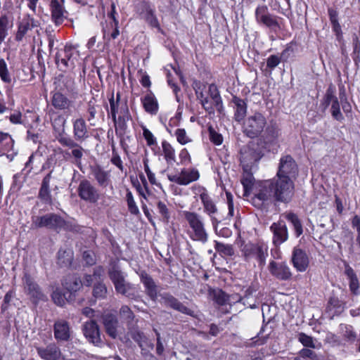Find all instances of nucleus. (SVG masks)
Returning <instances> with one entry per match:
<instances>
[{"mask_svg":"<svg viewBox=\"0 0 360 360\" xmlns=\"http://www.w3.org/2000/svg\"><path fill=\"white\" fill-rule=\"evenodd\" d=\"M103 324L107 333L112 338L117 336L118 321L117 317L111 314H108L103 316Z\"/></svg>","mask_w":360,"mask_h":360,"instance_id":"nucleus-29","label":"nucleus"},{"mask_svg":"<svg viewBox=\"0 0 360 360\" xmlns=\"http://www.w3.org/2000/svg\"><path fill=\"white\" fill-rule=\"evenodd\" d=\"M214 248L220 255L224 256H232L234 254L233 248L231 245L215 241Z\"/></svg>","mask_w":360,"mask_h":360,"instance_id":"nucleus-40","label":"nucleus"},{"mask_svg":"<svg viewBox=\"0 0 360 360\" xmlns=\"http://www.w3.org/2000/svg\"><path fill=\"white\" fill-rule=\"evenodd\" d=\"M269 269L270 273L279 280L286 281L292 276L290 268L285 263L272 261L269 264Z\"/></svg>","mask_w":360,"mask_h":360,"instance_id":"nucleus-26","label":"nucleus"},{"mask_svg":"<svg viewBox=\"0 0 360 360\" xmlns=\"http://www.w3.org/2000/svg\"><path fill=\"white\" fill-rule=\"evenodd\" d=\"M241 184L244 189V195L251 198L252 204L258 208L274 201L273 183L270 180L255 181L252 174L243 176Z\"/></svg>","mask_w":360,"mask_h":360,"instance_id":"nucleus-1","label":"nucleus"},{"mask_svg":"<svg viewBox=\"0 0 360 360\" xmlns=\"http://www.w3.org/2000/svg\"><path fill=\"white\" fill-rule=\"evenodd\" d=\"M90 170L91 175L100 187L105 188L109 186L112 189L111 175L109 171L105 170L101 166L98 165L91 166Z\"/></svg>","mask_w":360,"mask_h":360,"instance_id":"nucleus-19","label":"nucleus"},{"mask_svg":"<svg viewBox=\"0 0 360 360\" xmlns=\"http://www.w3.org/2000/svg\"><path fill=\"white\" fill-rule=\"evenodd\" d=\"M83 333L88 341L96 346H100L101 339L96 323L94 321L86 322L83 326Z\"/></svg>","mask_w":360,"mask_h":360,"instance_id":"nucleus-23","label":"nucleus"},{"mask_svg":"<svg viewBox=\"0 0 360 360\" xmlns=\"http://www.w3.org/2000/svg\"><path fill=\"white\" fill-rule=\"evenodd\" d=\"M270 230L273 233V243L276 246H279L288 238V231L285 223L283 221L274 222Z\"/></svg>","mask_w":360,"mask_h":360,"instance_id":"nucleus-21","label":"nucleus"},{"mask_svg":"<svg viewBox=\"0 0 360 360\" xmlns=\"http://www.w3.org/2000/svg\"><path fill=\"white\" fill-rule=\"evenodd\" d=\"M73 134L77 141L84 140L88 137V130L85 120L83 118H77L72 122Z\"/></svg>","mask_w":360,"mask_h":360,"instance_id":"nucleus-28","label":"nucleus"},{"mask_svg":"<svg viewBox=\"0 0 360 360\" xmlns=\"http://www.w3.org/2000/svg\"><path fill=\"white\" fill-rule=\"evenodd\" d=\"M278 131L276 127L273 126L267 127L264 135V142L266 143H271L274 141L278 137Z\"/></svg>","mask_w":360,"mask_h":360,"instance_id":"nucleus-44","label":"nucleus"},{"mask_svg":"<svg viewBox=\"0 0 360 360\" xmlns=\"http://www.w3.org/2000/svg\"><path fill=\"white\" fill-rule=\"evenodd\" d=\"M165 302L167 306L177 310L181 313L188 315H193V311L184 305L177 299L172 295H166L165 297Z\"/></svg>","mask_w":360,"mask_h":360,"instance_id":"nucleus-33","label":"nucleus"},{"mask_svg":"<svg viewBox=\"0 0 360 360\" xmlns=\"http://www.w3.org/2000/svg\"><path fill=\"white\" fill-rule=\"evenodd\" d=\"M232 102L234 104L235 119L237 122H240L247 113V103L245 100L237 96L233 97Z\"/></svg>","mask_w":360,"mask_h":360,"instance_id":"nucleus-32","label":"nucleus"},{"mask_svg":"<svg viewBox=\"0 0 360 360\" xmlns=\"http://www.w3.org/2000/svg\"><path fill=\"white\" fill-rule=\"evenodd\" d=\"M65 221L59 215L50 213L41 217H36L32 219V225L35 228L46 227L58 229L64 228Z\"/></svg>","mask_w":360,"mask_h":360,"instance_id":"nucleus-11","label":"nucleus"},{"mask_svg":"<svg viewBox=\"0 0 360 360\" xmlns=\"http://www.w3.org/2000/svg\"><path fill=\"white\" fill-rule=\"evenodd\" d=\"M328 304L329 309H331L332 308H335V312L337 313H340L343 311L344 308L341 306L340 301L337 298H331L329 300Z\"/></svg>","mask_w":360,"mask_h":360,"instance_id":"nucleus-62","label":"nucleus"},{"mask_svg":"<svg viewBox=\"0 0 360 360\" xmlns=\"http://www.w3.org/2000/svg\"><path fill=\"white\" fill-rule=\"evenodd\" d=\"M140 179L143 184V186H141V185H138L136 186V190L140 195L146 199L147 195L149 193L148 183L146 178L143 176H140Z\"/></svg>","mask_w":360,"mask_h":360,"instance_id":"nucleus-52","label":"nucleus"},{"mask_svg":"<svg viewBox=\"0 0 360 360\" xmlns=\"http://www.w3.org/2000/svg\"><path fill=\"white\" fill-rule=\"evenodd\" d=\"M51 104L58 110H65L70 108L72 101L60 92H56L52 96Z\"/></svg>","mask_w":360,"mask_h":360,"instance_id":"nucleus-31","label":"nucleus"},{"mask_svg":"<svg viewBox=\"0 0 360 360\" xmlns=\"http://www.w3.org/2000/svg\"><path fill=\"white\" fill-rule=\"evenodd\" d=\"M240 251L246 260L255 258L260 263L264 262L267 255V247L264 245L242 243Z\"/></svg>","mask_w":360,"mask_h":360,"instance_id":"nucleus-10","label":"nucleus"},{"mask_svg":"<svg viewBox=\"0 0 360 360\" xmlns=\"http://www.w3.org/2000/svg\"><path fill=\"white\" fill-rule=\"evenodd\" d=\"M297 173V165L293 158L290 155L283 156L280 160L276 176L294 181Z\"/></svg>","mask_w":360,"mask_h":360,"instance_id":"nucleus-12","label":"nucleus"},{"mask_svg":"<svg viewBox=\"0 0 360 360\" xmlns=\"http://www.w3.org/2000/svg\"><path fill=\"white\" fill-rule=\"evenodd\" d=\"M266 126V117L260 112L250 115L244 121L243 133L250 138L257 137Z\"/></svg>","mask_w":360,"mask_h":360,"instance_id":"nucleus-7","label":"nucleus"},{"mask_svg":"<svg viewBox=\"0 0 360 360\" xmlns=\"http://www.w3.org/2000/svg\"><path fill=\"white\" fill-rule=\"evenodd\" d=\"M39 198L46 202H50L51 201L50 188H40L39 193Z\"/></svg>","mask_w":360,"mask_h":360,"instance_id":"nucleus-59","label":"nucleus"},{"mask_svg":"<svg viewBox=\"0 0 360 360\" xmlns=\"http://www.w3.org/2000/svg\"><path fill=\"white\" fill-rule=\"evenodd\" d=\"M111 162L117 167L120 170H123L122 161L120 155L112 149V157L111 158Z\"/></svg>","mask_w":360,"mask_h":360,"instance_id":"nucleus-63","label":"nucleus"},{"mask_svg":"<svg viewBox=\"0 0 360 360\" xmlns=\"http://www.w3.org/2000/svg\"><path fill=\"white\" fill-rule=\"evenodd\" d=\"M255 20L259 25L265 26L271 30L279 28L277 17L269 12L266 6H258L255 9Z\"/></svg>","mask_w":360,"mask_h":360,"instance_id":"nucleus-13","label":"nucleus"},{"mask_svg":"<svg viewBox=\"0 0 360 360\" xmlns=\"http://www.w3.org/2000/svg\"><path fill=\"white\" fill-rule=\"evenodd\" d=\"M298 340L304 347L315 348L313 338L311 336L301 333L299 334Z\"/></svg>","mask_w":360,"mask_h":360,"instance_id":"nucleus-51","label":"nucleus"},{"mask_svg":"<svg viewBox=\"0 0 360 360\" xmlns=\"http://www.w3.org/2000/svg\"><path fill=\"white\" fill-rule=\"evenodd\" d=\"M167 178L171 182L181 186H187L198 180L200 173L195 168H184L179 174H167Z\"/></svg>","mask_w":360,"mask_h":360,"instance_id":"nucleus-14","label":"nucleus"},{"mask_svg":"<svg viewBox=\"0 0 360 360\" xmlns=\"http://www.w3.org/2000/svg\"><path fill=\"white\" fill-rule=\"evenodd\" d=\"M143 130V136L145 139L146 143L148 146L157 145V139L153 134L145 126L141 127Z\"/></svg>","mask_w":360,"mask_h":360,"instance_id":"nucleus-45","label":"nucleus"},{"mask_svg":"<svg viewBox=\"0 0 360 360\" xmlns=\"http://www.w3.org/2000/svg\"><path fill=\"white\" fill-rule=\"evenodd\" d=\"M264 146L258 142L250 141L243 146L240 150V161L243 167L244 174H252L257 169V165L264 156Z\"/></svg>","mask_w":360,"mask_h":360,"instance_id":"nucleus-2","label":"nucleus"},{"mask_svg":"<svg viewBox=\"0 0 360 360\" xmlns=\"http://www.w3.org/2000/svg\"><path fill=\"white\" fill-rule=\"evenodd\" d=\"M58 263L60 265H70L72 260V252L70 250H60L58 252Z\"/></svg>","mask_w":360,"mask_h":360,"instance_id":"nucleus-38","label":"nucleus"},{"mask_svg":"<svg viewBox=\"0 0 360 360\" xmlns=\"http://www.w3.org/2000/svg\"><path fill=\"white\" fill-rule=\"evenodd\" d=\"M162 154L166 162L172 165L176 162V153L173 146L167 141L162 142Z\"/></svg>","mask_w":360,"mask_h":360,"instance_id":"nucleus-35","label":"nucleus"},{"mask_svg":"<svg viewBox=\"0 0 360 360\" xmlns=\"http://www.w3.org/2000/svg\"><path fill=\"white\" fill-rule=\"evenodd\" d=\"M120 314L122 318L127 320V321H131L134 319V314L130 308L128 306H122L120 310Z\"/></svg>","mask_w":360,"mask_h":360,"instance_id":"nucleus-56","label":"nucleus"},{"mask_svg":"<svg viewBox=\"0 0 360 360\" xmlns=\"http://www.w3.org/2000/svg\"><path fill=\"white\" fill-rule=\"evenodd\" d=\"M141 103L144 110L149 114L156 115L158 112L159 106L157 98L150 91H148L142 98Z\"/></svg>","mask_w":360,"mask_h":360,"instance_id":"nucleus-27","label":"nucleus"},{"mask_svg":"<svg viewBox=\"0 0 360 360\" xmlns=\"http://www.w3.org/2000/svg\"><path fill=\"white\" fill-rule=\"evenodd\" d=\"M198 191L199 197L203 206V212L209 217L212 226L216 227L221 222L219 210L206 188L200 187Z\"/></svg>","mask_w":360,"mask_h":360,"instance_id":"nucleus-8","label":"nucleus"},{"mask_svg":"<svg viewBox=\"0 0 360 360\" xmlns=\"http://www.w3.org/2000/svg\"><path fill=\"white\" fill-rule=\"evenodd\" d=\"M335 88L333 85H330L327 89L322 101V105H323L325 108L328 107L333 101L338 98L335 95Z\"/></svg>","mask_w":360,"mask_h":360,"instance_id":"nucleus-39","label":"nucleus"},{"mask_svg":"<svg viewBox=\"0 0 360 360\" xmlns=\"http://www.w3.org/2000/svg\"><path fill=\"white\" fill-rule=\"evenodd\" d=\"M107 293V288L103 283L96 284L93 290V295L96 298H104Z\"/></svg>","mask_w":360,"mask_h":360,"instance_id":"nucleus-50","label":"nucleus"},{"mask_svg":"<svg viewBox=\"0 0 360 360\" xmlns=\"http://www.w3.org/2000/svg\"><path fill=\"white\" fill-rule=\"evenodd\" d=\"M63 287L68 292H76L81 288L82 283L76 275H68L63 283Z\"/></svg>","mask_w":360,"mask_h":360,"instance_id":"nucleus-34","label":"nucleus"},{"mask_svg":"<svg viewBox=\"0 0 360 360\" xmlns=\"http://www.w3.org/2000/svg\"><path fill=\"white\" fill-rule=\"evenodd\" d=\"M273 183L274 200L288 202L294 194V182L290 179L277 177L270 180Z\"/></svg>","mask_w":360,"mask_h":360,"instance_id":"nucleus-6","label":"nucleus"},{"mask_svg":"<svg viewBox=\"0 0 360 360\" xmlns=\"http://www.w3.org/2000/svg\"><path fill=\"white\" fill-rule=\"evenodd\" d=\"M50 11L51 20L56 25H61L68 18V12L64 8V0H51Z\"/></svg>","mask_w":360,"mask_h":360,"instance_id":"nucleus-18","label":"nucleus"},{"mask_svg":"<svg viewBox=\"0 0 360 360\" xmlns=\"http://www.w3.org/2000/svg\"><path fill=\"white\" fill-rule=\"evenodd\" d=\"M111 8H112V11H111V13H110V16L111 17V18L112 19L113 22H114V25H112V27H114V30L110 34V38L115 39L119 36L120 31L118 30V20H117V18H115V5L114 4H112Z\"/></svg>","mask_w":360,"mask_h":360,"instance_id":"nucleus-46","label":"nucleus"},{"mask_svg":"<svg viewBox=\"0 0 360 360\" xmlns=\"http://www.w3.org/2000/svg\"><path fill=\"white\" fill-rule=\"evenodd\" d=\"M293 266L297 271L304 272L309 266V258L306 252L299 248H294L292 255Z\"/></svg>","mask_w":360,"mask_h":360,"instance_id":"nucleus-24","label":"nucleus"},{"mask_svg":"<svg viewBox=\"0 0 360 360\" xmlns=\"http://www.w3.org/2000/svg\"><path fill=\"white\" fill-rule=\"evenodd\" d=\"M83 259L86 265L91 266L95 264V255L91 251H84L83 253Z\"/></svg>","mask_w":360,"mask_h":360,"instance_id":"nucleus-60","label":"nucleus"},{"mask_svg":"<svg viewBox=\"0 0 360 360\" xmlns=\"http://www.w3.org/2000/svg\"><path fill=\"white\" fill-rule=\"evenodd\" d=\"M109 103L110 112L112 120H115L117 115L129 114L127 102L125 101H121V94L120 92H117L115 98L114 94H112L109 98Z\"/></svg>","mask_w":360,"mask_h":360,"instance_id":"nucleus-20","label":"nucleus"},{"mask_svg":"<svg viewBox=\"0 0 360 360\" xmlns=\"http://www.w3.org/2000/svg\"><path fill=\"white\" fill-rule=\"evenodd\" d=\"M51 297L54 303L58 306H63L65 302L64 295L58 289L53 292Z\"/></svg>","mask_w":360,"mask_h":360,"instance_id":"nucleus-57","label":"nucleus"},{"mask_svg":"<svg viewBox=\"0 0 360 360\" xmlns=\"http://www.w3.org/2000/svg\"><path fill=\"white\" fill-rule=\"evenodd\" d=\"M136 12L140 18L144 19L150 26L158 27V20L154 13V10L149 3L142 1L137 4Z\"/></svg>","mask_w":360,"mask_h":360,"instance_id":"nucleus-22","label":"nucleus"},{"mask_svg":"<svg viewBox=\"0 0 360 360\" xmlns=\"http://www.w3.org/2000/svg\"><path fill=\"white\" fill-rule=\"evenodd\" d=\"M84 149L77 144V146L72 148V155L75 158V163L77 165L81 164V159L83 156Z\"/></svg>","mask_w":360,"mask_h":360,"instance_id":"nucleus-54","label":"nucleus"},{"mask_svg":"<svg viewBox=\"0 0 360 360\" xmlns=\"http://www.w3.org/2000/svg\"><path fill=\"white\" fill-rule=\"evenodd\" d=\"M79 56V51L72 45H66L59 50L56 55V63L60 70L65 71L68 68L75 66V60Z\"/></svg>","mask_w":360,"mask_h":360,"instance_id":"nucleus-9","label":"nucleus"},{"mask_svg":"<svg viewBox=\"0 0 360 360\" xmlns=\"http://www.w3.org/2000/svg\"><path fill=\"white\" fill-rule=\"evenodd\" d=\"M108 274L117 292L125 295L130 299L136 297L137 290L135 286L125 281L124 275L118 267L113 266L109 270Z\"/></svg>","mask_w":360,"mask_h":360,"instance_id":"nucleus-5","label":"nucleus"},{"mask_svg":"<svg viewBox=\"0 0 360 360\" xmlns=\"http://www.w3.org/2000/svg\"><path fill=\"white\" fill-rule=\"evenodd\" d=\"M281 62V59L278 56L271 55L266 60V65L271 69L275 68Z\"/></svg>","mask_w":360,"mask_h":360,"instance_id":"nucleus-61","label":"nucleus"},{"mask_svg":"<svg viewBox=\"0 0 360 360\" xmlns=\"http://www.w3.org/2000/svg\"><path fill=\"white\" fill-rule=\"evenodd\" d=\"M209 134L210 141L217 146L221 145L223 141L222 136L217 133L214 129L212 127L209 128Z\"/></svg>","mask_w":360,"mask_h":360,"instance_id":"nucleus-55","label":"nucleus"},{"mask_svg":"<svg viewBox=\"0 0 360 360\" xmlns=\"http://www.w3.org/2000/svg\"><path fill=\"white\" fill-rule=\"evenodd\" d=\"M53 332L54 338L58 341H68L70 338V326L69 323L65 320H57L53 326Z\"/></svg>","mask_w":360,"mask_h":360,"instance_id":"nucleus-25","label":"nucleus"},{"mask_svg":"<svg viewBox=\"0 0 360 360\" xmlns=\"http://www.w3.org/2000/svg\"><path fill=\"white\" fill-rule=\"evenodd\" d=\"M8 18L6 15L0 17V44H1L8 34Z\"/></svg>","mask_w":360,"mask_h":360,"instance_id":"nucleus-43","label":"nucleus"},{"mask_svg":"<svg viewBox=\"0 0 360 360\" xmlns=\"http://www.w3.org/2000/svg\"><path fill=\"white\" fill-rule=\"evenodd\" d=\"M126 198L130 213L132 214H138L139 213V210L134 201L132 193L129 190H127V191Z\"/></svg>","mask_w":360,"mask_h":360,"instance_id":"nucleus-42","label":"nucleus"},{"mask_svg":"<svg viewBox=\"0 0 360 360\" xmlns=\"http://www.w3.org/2000/svg\"><path fill=\"white\" fill-rule=\"evenodd\" d=\"M349 289L354 295H359L360 293L359 281L357 278H352L349 281Z\"/></svg>","mask_w":360,"mask_h":360,"instance_id":"nucleus-64","label":"nucleus"},{"mask_svg":"<svg viewBox=\"0 0 360 360\" xmlns=\"http://www.w3.org/2000/svg\"><path fill=\"white\" fill-rule=\"evenodd\" d=\"M182 216L189 227L187 231L189 238L193 241L205 243L208 240V233L202 217L195 212L188 210L183 211Z\"/></svg>","mask_w":360,"mask_h":360,"instance_id":"nucleus-4","label":"nucleus"},{"mask_svg":"<svg viewBox=\"0 0 360 360\" xmlns=\"http://www.w3.org/2000/svg\"><path fill=\"white\" fill-rule=\"evenodd\" d=\"M141 281L146 288L147 295L152 300H155L158 295V290L153 279L146 273L142 272L141 274Z\"/></svg>","mask_w":360,"mask_h":360,"instance_id":"nucleus-30","label":"nucleus"},{"mask_svg":"<svg viewBox=\"0 0 360 360\" xmlns=\"http://www.w3.org/2000/svg\"><path fill=\"white\" fill-rule=\"evenodd\" d=\"M115 117V120H112L115 124L116 135L122 136L127 130V121L129 120V114L120 115Z\"/></svg>","mask_w":360,"mask_h":360,"instance_id":"nucleus-36","label":"nucleus"},{"mask_svg":"<svg viewBox=\"0 0 360 360\" xmlns=\"http://www.w3.org/2000/svg\"><path fill=\"white\" fill-rule=\"evenodd\" d=\"M285 218L292 224L297 238L300 236L303 233L302 225L298 217L292 213H288Z\"/></svg>","mask_w":360,"mask_h":360,"instance_id":"nucleus-37","label":"nucleus"},{"mask_svg":"<svg viewBox=\"0 0 360 360\" xmlns=\"http://www.w3.org/2000/svg\"><path fill=\"white\" fill-rule=\"evenodd\" d=\"M23 284L26 293L30 295L33 303L37 304L39 301L45 300L46 297L41 291L39 285L28 274H25Z\"/></svg>","mask_w":360,"mask_h":360,"instance_id":"nucleus-16","label":"nucleus"},{"mask_svg":"<svg viewBox=\"0 0 360 360\" xmlns=\"http://www.w3.org/2000/svg\"><path fill=\"white\" fill-rule=\"evenodd\" d=\"M157 209L162 218L165 221H168L170 218V214L166 204L164 202L158 201L157 202Z\"/></svg>","mask_w":360,"mask_h":360,"instance_id":"nucleus-49","label":"nucleus"},{"mask_svg":"<svg viewBox=\"0 0 360 360\" xmlns=\"http://www.w3.org/2000/svg\"><path fill=\"white\" fill-rule=\"evenodd\" d=\"M175 136L177 141L181 145L191 142V139L187 135L184 129H177L175 131Z\"/></svg>","mask_w":360,"mask_h":360,"instance_id":"nucleus-47","label":"nucleus"},{"mask_svg":"<svg viewBox=\"0 0 360 360\" xmlns=\"http://www.w3.org/2000/svg\"><path fill=\"white\" fill-rule=\"evenodd\" d=\"M66 123L65 119L62 115H58L56 117L53 119L52 121V125L55 130L64 131V127Z\"/></svg>","mask_w":360,"mask_h":360,"instance_id":"nucleus-53","label":"nucleus"},{"mask_svg":"<svg viewBox=\"0 0 360 360\" xmlns=\"http://www.w3.org/2000/svg\"><path fill=\"white\" fill-rule=\"evenodd\" d=\"M342 329L344 333V336L348 340H354L355 339L356 333L353 330L352 326L346 325V326H344Z\"/></svg>","mask_w":360,"mask_h":360,"instance_id":"nucleus-58","label":"nucleus"},{"mask_svg":"<svg viewBox=\"0 0 360 360\" xmlns=\"http://www.w3.org/2000/svg\"><path fill=\"white\" fill-rule=\"evenodd\" d=\"M0 77L4 82L10 83L11 81L6 63L4 59L0 60Z\"/></svg>","mask_w":360,"mask_h":360,"instance_id":"nucleus-48","label":"nucleus"},{"mask_svg":"<svg viewBox=\"0 0 360 360\" xmlns=\"http://www.w3.org/2000/svg\"><path fill=\"white\" fill-rule=\"evenodd\" d=\"M197 98L203 108L209 113H214V105L218 110L222 106V101L217 86L211 84L207 86L200 82H195L193 86Z\"/></svg>","mask_w":360,"mask_h":360,"instance_id":"nucleus-3","label":"nucleus"},{"mask_svg":"<svg viewBox=\"0 0 360 360\" xmlns=\"http://www.w3.org/2000/svg\"><path fill=\"white\" fill-rule=\"evenodd\" d=\"M14 141L11 136L8 133L0 131V157L6 155V158L12 161L17 151H14Z\"/></svg>","mask_w":360,"mask_h":360,"instance_id":"nucleus-17","label":"nucleus"},{"mask_svg":"<svg viewBox=\"0 0 360 360\" xmlns=\"http://www.w3.org/2000/svg\"><path fill=\"white\" fill-rule=\"evenodd\" d=\"M330 112L332 117L340 122L344 120V116L340 110V105L338 98L332 102Z\"/></svg>","mask_w":360,"mask_h":360,"instance_id":"nucleus-41","label":"nucleus"},{"mask_svg":"<svg viewBox=\"0 0 360 360\" xmlns=\"http://www.w3.org/2000/svg\"><path fill=\"white\" fill-rule=\"evenodd\" d=\"M77 192L82 200L90 203L97 202L100 198L98 189L86 179L80 181Z\"/></svg>","mask_w":360,"mask_h":360,"instance_id":"nucleus-15","label":"nucleus"}]
</instances>
